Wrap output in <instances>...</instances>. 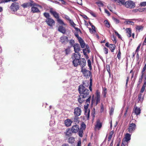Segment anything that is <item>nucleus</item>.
<instances>
[{
    "label": "nucleus",
    "instance_id": "f257e3e1",
    "mask_svg": "<svg viewBox=\"0 0 146 146\" xmlns=\"http://www.w3.org/2000/svg\"><path fill=\"white\" fill-rule=\"evenodd\" d=\"M78 91L80 95L79 96L78 100L80 104H82L85 100V98L89 97V90L82 85L79 86Z\"/></svg>",
    "mask_w": 146,
    "mask_h": 146
},
{
    "label": "nucleus",
    "instance_id": "f03ea898",
    "mask_svg": "<svg viewBox=\"0 0 146 146\" xmlns=\"http://www.w3.org/2000/svg\"><path fill=\"white\" fill-rule=\"evenodd\" d=\"M96 96L94 98V95L92 96L91 99V105H92L94 104L95 106H96L100 102V92L97 90L96 91Z\"/></svg>",
    "mask_w": 146,
    "mask_h": 146
},
{
    "label": "nucleus",
    "instance_id": "7ed1b4c3",
    "mask_svg": "<svg viewBox=\"0 0 146 146\" xmlns=\"http://www.w3.org/2000/svg\"><path fill=\"white\" fill-rule=\"evenodd\" d=\"M81 55L80 53H74L72 54L71 58L73 60L72 62L74 66L76 67L78 65V62L81 59Z\"/></svg>",
    "mask_w": 146,
    "mask_h": 146
},
{
    "label": "nucleus",
    "instance_id": "20e7f679",
    "mask_svg": "<svg viewBox=\"0 0 146 146\" xmlns=\"http://www.w3.org/2000/svg\"><path fill=\"white\" fill-rule=\"evenodd\" d=\"M20 8L19 3L14 2L12 3L9 7V9L11 11L15 12L18 10Z\"/></svg>",
    "mask_w": 146,
    "mask_h": 146
},
{
    "label": "nucleus",
    "instance_id": "39448f33",
    "mask_svg": "<svg viewBox=\"0 0 146 146\" xmlns=\"http://www.w3.org/2000/svg\"><path fill=\"white\" fill-rule=\"evenodd\" d=\"M81 72H82L84 76L86 77L90 76V78L92 77V74L91 72L86 69L81 68Z\"/></svg>",
    "mask_w": 146,
    "mask_h": 146
},
{
    "label": "nucleus",
    "instance_id": "423d86ee",
    "mask_svg": "<svg viewBox=\"0 0 146 146\" xmlns=\"http://www.w3.org/2000/svg\"><path fill=\"white\" fill-rule=\"evenodd\" d=\"M124 5L126 8L130 9L133 8L135 6V3L131 1L125 2Z\"/></svg>",
    "mask_w": 146,
    "mask_h": 146
},
{
    "label": "nucleus",
    "instance_id": "0eeeda50",
    "mask_svg": "<svg viewBox=\"0 0 146 146\" xmlns=\"http://www.w3.org/2000/svg\"><path fill=\"white\" fill-rule=\"evenodd\" d=\"M37 6L40 8L41 7V6L39 5H36L35 3L32 4L31 3L28 2L23 3L21 5V6L24 8H25L32 6Z\"/></svg>",
    "mask_w": 146,
    "mask_h": 146
},
{
    "label": "nucleus",
    "instance_id": "6e6552de",
    "mask_svg": "<svg viewBox=\"0 0 146 146\" xmlns=\"http://www.w3.org/2000/svg\"><path fill=\"white\" fill-rule=\"evenodd\" d=\"M136 125L134 123H129L128 125V130L130 133H133L136 128Z\"/></svg>",
    "mask_w": 146,
    "mask_h": 146
},
{
    "label": "nucleus",
    "instance_id": "1a4fd4ad",
    "mask_svg": "<svg viewBox=\"0 0 146 146\" xmlns=\"http://www.w3.org/2000/svg\"><path fill=\"white\" fill-rule=\"evenodd\" d=\"M60 41L64 44H66L68 42V38L64 35L61 36L60 38Z\"/></svg>",
    "mask_w": 146,
    "mask_h": 146
},
{
    "label": "nucleus",
    "instance_id": "9d476101",
    "mask_svg": "<svg viewBox=\"0 0 146 146\" xmlns=\"http://www.w3.org/2000/svg\"><path fill=\"white\" fill-rule=\"evenodd\" d=\"M78 65H79L81 67L83 68L86 65V61L85 58H81L78 62Z\"/></svg>",
    "mask_w": 146,
    "mask_h": 146
},
{
    "label": "nucleus",
    "instance_id": "9b49d317",
    "mask_svg": "<svg viewBox=\"0 0 146 146\" xmlns=\"http://www.w3.org/2000/svg\"><path fill=\"white\" fill-rule=\"evenodd\" d=\"M50 12L51 14L56 19L58 18L59 17V14L52 8H50Z\"/></svg>",
    "mask_w": 146,
    "mask_h": 146
},
{
    "label": "nucleus",
    "instance_id": "f8f14e48",
    "mask_svg": "<svg viewBox=\"0 0 146 146\" xmlns=\"http://www.w3.org/2000/svg\"><path fill=\"white\" fill-rule=\"evenodd\" d=\"M45 22L50 27H52L54 25L55 23L54 21L51 18L46 19Z\"/></svg>",
    "mask_w": 146,
    "mask_h": 146
},
{
    "label": "nucleus",
    "instance_id": "ddd939ff",
    "mask_svg": "<svg viewBox=\"0 0 146 146\" xmlns=\"http://www.w3.org/2000/svg\"><path fill=\"white\" fill-rule=\"evenodd\" d=\"M73 47H74V51L75 53H80L79 52L81 50V48L78 44H74Z\"/></svg>",
    "mask_w": 146,
    "mask_h": 146
},
{
    "label": "nucleus",
    "instance_id": "4468645a",
    "mask_svg": "<svg viewBox=\"0 0 146 146\" xmlns=\"http://www.w3.org/2000/svg\"><path fill=\"white\" fill-rule=\"evenodd\" d=\"M70 129L73 133H76L79 130V126L78 125L76 124L72 126Z\"/></svg>",
    "mask_w": 146,
    "mask_h": 146
},
{
    "label": "nucleus",
    "instance_id": "2eb2a0df",
    "mask_svg": "<svg viewBox=\"0 0 146 146\" xmlns=\"http://www.w3.org/2000/svg\"><path fill=\"white\" fill-rule=\"evenodd\" d=\"M81 112V109L79 107H77L74 109V115L79 116L80 115Z\"/></svg>",
    "mask_w": 146,
    "mask_h": 146
},
{
    "label": "nucleus",
    "instance_id": "dca6fc26",
    "mask_svg": "<svg viewBox=\"0 0 146 146\" xmlns=\"http://www.w3.org/2000/svg\"><path fill=\"white\" fill-rule=\"evenodd\" d=\"M73 121H72L71 119H67L64 121V124L65 126L67 127H69L72 124Z\"/></svg>",
    "mask_w": 146,
    "mask_h": 146
},
{
    "label": "nucleus",
    "instance_id": "f3484780",
    "mask_svg": "<svg viewBox=\"0 0 146 146\" xmlns=\"http://www.w3.org/2000/svg\"><path fill=\"white\" fill-rule=\"evenodd\" d=\"M141 110L140 108H138L137 106L134 107L133 111V112L135 114L137 115H140L141 113Z\"/></svg>",
    "mask_w": 146,
    "mask_h": 146
},
{
    "label": "nucleus",
    "instance_id": "a211bd4d",
    "mask_svg": "<svg viewBox=\"0 0 146 146\" xmlns=\"http://www.w3.org/2000/svg\"><path fill=\"white\" fill-rule=\"evenodd\" d=\"M145 72L141 71V76L140 77L137 83V87H138L141 84L143 77L144 76H145Z\"/></svg>",
    "mask_w": 146,
    "mask_h": 146
},
{
    "label": "nucleus",
    "instance_id": "6ab92c4d",
    "mask_svg": "<svg viewBox=\"0 0 146 146\" xmlns=\"http://www.w3.org/2000/svg\"><path fill=\"white\" fill-rule=\"evenodd\" d=\"M73 133L70 128H68L66 129L64 133L66 136L70 137L72 135V133Z\"/></svg>",
    "mask_w": 146,
    "mask_h": 146
},
{
    "label": "nucleus",
    "instance_id": "aec40b11",
    "mask_svg": "<svg viewBox=\"0 0 146 146\" xmlns=\"http://www.w3.org/2000/svg\"><path fill=\"white\" fill-rule=\"evenodd\" d=\"M131 135L128 133H127L125 135V137L123 139V140L127 143L130 140Z\"/></svg>",
    "mask_w": 146,
    "mask_h": 146
},
{
    "label": "nucleus",
    "instance_id": "412c9836",
    "mask_svg": "<svg viewBox=\"0 0 146 146\" xmlns=\"http://www.w3.org/2000/svg\"><path fill=\"white\" fill-rule=\"evenodd\" d=\"M144 82L143 84L140 91L141 93H143L145 90V88L146 87V74H145V76L144 77Z\"/></svg>",
    "mask_w": 146,
    "mask_h": 146
},
{
    "label": "nucleus",
    "instance_id": "4be33fe9",
    "mask_svg": "<svg viewBox=\"0 0 146 146\" xmlns=\"http://www.w3.org/2000/svg\"><path fill=\"white\" fill-rule=\"evenodd\" d=\"M58 31L63 34H64L66 32L65 28L62 26H60L58 28Z\"/></svg>",
    "mask_w": 146,
    "mask_h": 146
},
{
    "label": "nucleus",
    "instance_id": "5701e85b",
    "mask_svg": "<svg viewBox=\"0 0 146 146\" xmlns=\"http://www.w3.org/2000/svg\"><path fill=\"white\" fill-rule=\"evenodd\" d=\"M31 11V12L33 13L40 12V11L39 9L37 7L34 6L32 7Z\"/></svg>",
    "mask_w": 146,
    "mask_h": 146
},
{
    "label": "nucleus",
    "instance_id": "b1692460",
    "mask_svg": "<svg viewBox=\"0 0 146 146\" xmlns=\"http://www.w3.org/2000/svg\"><path fill=\"white\" fill-rule=\"evenodd\" d=\"M126 35L128 37H130L131 36V30L130 28H127L126 29Z\"/></svg>",
    "mask_w": 146,
    "mask_h": 146
},
{
    "label": "nucleus",
    "instance_id": "393cba45",
    "mask_svg": "<svg viewBox=\"0 0 146 146\" xmlns=\"http://www.w3.org/2000/svg\"><path fill=\"white\" fill-rule=\"evenodd\" d=\"M144 95L140 92L139 94L137 99L139 102H142L143 100Z\"/></svg>",
    "mask_w": 146,
    "mask_h": 146
},
{
    "label": "nucleus",
    "instance_id": "a878e982",
    "mask_svg": "<svg viewBox=\"0 0 146 146\" xmlns=\"http://www.w3.org/2000/svg\"><path fill=\"white\" fill-rule=\"evenodd\" d=\"M102 127V123L100 122V120H98L97 121V124L96 125V127L98 128V130H99Z\"/></svg>",
    "mask_w": 146,
    "mask_h": 146
},
{
    "label": "nucleus",
    "instance_id": "bb28decb",
    "mask_svg": "<svg viewBox=\"0 0 146 146\" xmlns=\"http://www.w3.org/2000/svg\"><path fill=\"white\" fill-rule=\"evenodd\" d=\"M78 41L79 43L80 44V45L81 46V47L82 48H84L85 44L84 43V41L83 40V39L81 38L80 39V40H79Z\"/></svg>",
    "mask_w": 146,
    "mask_h": 146
},
{
    "label": "nucleus",
    "instance_id": "cd10ccee",
    "mask_svg": "<svg viewBox=\"0 0 146 146\" xmlns=\"http://www.w3.org/2000/svg\"><path fill=\"white\" fill-rule=\"evenodd\" d=\"M115 47L116 46L114 44H110L109 48L112 52H113Z\"/></svg>",
    "mask_w": 146,
    "mask_h": 146
},
{
    "label": "nucleus",
    "instance_id": "c85d7f7f",
    "mask_svg": "<svg viewBox=\"0 0 146 146\" xmlns=\"http://www.w3.org/2000/svg\"><path fill=\"white\" fill-rule=\"evenodd\" d=\"M112 2H115L117 1V3H119V5L121 4V5H124L125 2L124 0H110Z\"/></svg>",
    "mask_w": 146,
    "mask_h": 146
},
{
    "label": "nucleus",
    "instance_id": "c756f323",
    "mask_svg": "<svg viewBox=\"0 0 146 146\" xmlns=\"http://www.w3.org/2000/svg\"><path fill=\"white\" fill-rule=\"evenodd\" d=\"M75 141L74 138L73 137H70L68 139V142L71 144L74 143Z\"/></svg>",
    "mask_w": 146,
    "mask_h": 146
},
{
    "label": "nucleus",
    "instance_id": "7c9ffc66",
    "mask_svg": "<svg viewBox=\"0 0 146 146\" xmlns=\"http://www.w3.org/2000/svg\"><path fill=\"white\" fill-rule=\"evenodd\" d=\"M78 116L74 115L73 117V121L77 123H79V118L78 117Z\"/></svg>",
    "mask_w": 146,
    "mask_h": 146
},
{
    "label": "nucleus",
    "instance_id": "2f4dec72",
    "mask_svg": "<svg viewBox=\"0 0 146 146\" xmlns=\"http://www.w3.org/2000/svg\"><path fill=\"white\" fill-rule=\"evenodd\" d=\"M114 133V132L113 131H112L110 132V133L108 137V141H110L112 137V135Z\"/></svg>",
    "mask_w": 146,
    "mask_h": 146
},
{
    "label": "nucleus",
    "instance_id": "473e14b6",
    "mask_svg": "<svg viewBox=\"0 0 146 146\" xmlns=\"http://www.w3.org/2000/svg\"><path fill=\"white\" fill-rule=\"evenodd\" d=\"M86 127V125L84 122H82L81 124L80 129H82L85 130Z\"/></svg>",
    "mask_w": 146,
    "mask_h": 146
},
{
    "label": "nucleus",
    "instance_id": "72a5a7b5",
    "mask_svg": "<svg viewBox=\"0 0 146 146\" xmlns=\"http://www.w3.org/2000/svg\"><path fill=\"white\" fill-rule=\"evenodd\" d=\"M78 132V134L79 136L80 137H82L83 134V130L79 129V130Z\"/></svg>",
    "mask_w": 146,
    "mask_h": 146
},
{
    "label": "nucleus",
    "instance_id": "f704fd0d",
    "mask_svg": "<svg viewBox=\"0 0 146 146\" xmlns=\"http://www.w3.org/2000/svg\"><path fill=\"white\" fill-rule=\"evenodd\" d=\"M90 110L88 111V112H84V114L85 116L86 117L87 120H89L90 119Z\"/></svg>",
    "mask_w": 146,
    "mask_h": 146
},
{
    "label": "nucleus",
    "instance_id": "c9c22d12",
    "mask_svg": "<svg viewBox=\"0 0 146 146\" xmlns=\"http://www.w3.org/2000/svg\"><path fill=\"white\" fill-rule=\"evenodd\" d=\"M57 21L60 24H62V25H65V24L64 23L63 21L61 19H59V18H57Z\"/></svg>",
    "mask_w": 146,
    "mask_h": 146
},
{
    "label": "nucleus",
    "instance_id": "e433bc0d",
    "mask_svg": "<svg viewBox=\"0 0 146 146\" xmlns=\"http://www.w3.org/2000/svg\"><path fill=\"white\" fill-rule=\"evenodd\" d=\"M91 100V96H89L88 98L86 100V104L88 106H89L90 103V101Z\"/></svg>",
    "mask_w": 146,
    "mask_h": 146
},
{
    "label": "nucleus",
    "instance_id": "4c0bfd02",
    "mask_svg": "<svg viewBox=\"0 0 146 146\" xmlns=\"http://www.w3.org/2000/svg\"><path fill=\"white\" fill-rule=\"evenodd\" d=\"M96 115L95 113V108H93V109L91 113V115L93 117V119H94Z\"/></svg>",
    "mask_w": 146,
    "mask_h": 146
},
{
    "label": "nucleus",
    "instance_id": "58836bf2",
    "mask_svg": "<svg viewBox=\"0 0 146 146\" xmlns=\"http://www.w3.org/2000/svg\"><path fill=\"white\" fill-rule=\"evenodd\" d=\"M43 15L47 19L50 18H49L50 15L48 13L45 12L44 13Z\"/></svg>",
    "mask_w": 146,
    "mask_h": 146
},
{
    "label": "nucleus",
    "instance_id": "ea45409f",
    "mask_svg": "<svg viewBox=\"0 0 146 146\" xmlns=\"http://www.w3.org/2000/svg\"><path fill=\"white\" fill-rule=\"evenodd\" d=\"M104 23L105 26L108 28L110 27V24L107 20H105L104 21Z\"/></svg>",
    "mask_w": 146,
    "mask_h": 146
},
{
    "label": "nucleus",
    "instance_id": "a19ab883",
    "mask_svg": "<svg viewBox=\"0 0 146 146\" xmlns=\"http://www.w3.org/2000/svg\"><path fill=\"white\" fill-rule=\"evenodd\" d=\"M88 66L89 67V69L90 70L92 69V67L91 65V62L90 59H88Z\"/></svg>",
    "mask_w": 146,
    "mask_h": 146
},
{
    "label": "nucleus",
    "instance_id": "79ce46f5",
    "mask_svg": "<svg viewBox=\"0 0 146 146\" xmlns=\"http://www.w3.org/2000/svg\"><path fill=\"white\" fill-rule=\"evenodd\" d=\"M96 4L99 7H103L104 6L103 3L101 1H98L96 3Z\"/></svg>",
    "mask_w": 146,
    "mask_h": 146
},
{
    "label": "nucleus",
    "instance_id": "37998d69",
    "mask_svg": "<svg viewBox=\"0 0 146 146\" xmlns=\"http://www.w3.org/2000/svg\"><path fill=\"white\" fill-rule=\"evenodd\" d=\"M121 53L120 50V48H119V49L118 54H117V57L119 60L121 59Z\"/></svg>",
    "mask_w": 146,
    "mask_h": 146
},
{
    "label": "nucleus",
    "instance_id": "c03bdc74",
    "mask_svg": "<svg viewBox=\"0 0 146 146\" xmlns=\"http://www.w3.org/2000/svg\"><path fill=\"white\" fill-rule=\"evenodd\" d=\"M103 91L104 92V97H106V94L107 92V88L105 87L103 90Z\"/></svg>",
    "mask_w": 146,
    "mask_h": 146
},
{
    "label": "nucleus",
    "instance_id": "a18cd8bd",
    "mask_svg": "<svg viewBox=\"0 0 146 146\" xmlns=\"http://www.w3.org/2000/svg\"><path fill=\"white\" fill-rule=\"evenodd\" d=\"M136 29L140 31L141 30H142L143 29V27L141 25L137 26L136 27Z\"/></svg>",
    "mask_w": 146,
    "mask_h": 146
},
{
    "label": "nucleus",
    "instance_id": "49530a36",
    "mask_svg": "<svg viewBox=\"0 0 146 146\" xmlns=\"http://www.w3.org/2000/svg\"><path fill=\"white\" fill-rule=\"evenodd\" d=\"M114 111V108L113 107H111V109L109 111V113L110 115H113Z\"/></svg>",
    "mask_w": 146,
    "mask_h": 146
},
{
    "label": "nucleus",
    "instance_id": "de8ad7c7",
    "mask_svg": "<svg viewBox=\"0 0 146 146\" xmlns=\"http://www.w3.org/2000/svg\"><path fill=\"white\" fill-rule=\"evenodd\" d=\"M74 40L73 39L70 40H69V43L72 46H73L74 45Z\"/></svg>",
    "mask_w": 146,
    "mask_h": 146
},
{
    "label": "nucleus",
    "instance_id": "09e8293b",
    "mask_svg": "<svg viewBox=\"0 0 146 146\" xmlns=\"http://www.w3.org/2000/svg\"><path fill=\"white\" fill-rule=\"evenodd\" d=\"M11 1V0H0V4L3 3H7Z\"/></svg>",
    "mask_w": 146,
    "mask_h": 146
},
{
    "label": "nucleus",
    "instance_id": "8fccbe9b",
    "mask_svg": "<svg viewBox=\"0 0 146 146\" xmlns=\"http://www.w3.org/2000/svg\"><path fill=\"white\" fill-rule=\"evenodd\" d=\"M88 106L87 105L86 106H84V112H87L88 111L90 110L89 109H88Z\"/></svg>",
    "mask_w": 146,
    "mask_h": 146
},
{
    "label": "nucleus",
    "instance_id": "3c124183",
    "mask_svg": "<svg viewBox=\"0 0 146 146\" xmlns=\"http://www.w3.org/2000/svg\"><path fill=\"white\" fill-rule=\"evenodd\" d=\"M70 48L69 47H68V48L65 50L66 54H69L70 53Z\"/></svg>",
    "mask_w": 146,
    "mask_h": 146
},
{
    "label": "nucleus",
    "instance_id": "603ef678",
    "mask_svg": "<svg viewBox=\"0 0 146 146\" xmlns=\"http://www.w3.org/2000/svg\"><path fill=\"white\" fill-rule=\"evenodd\" d=\"M106 68L107 71L110 74V67L109 65H107L106 66Z\"/></svg>",
    "mask_w": 146,
    "mask_h": 146
},
{
    "label": "nucleus",
    "instance_id": "864d4df0",
    "mask_svg": "<svg viewBox=\"0 0 146 146\" xmlns=\"http://www.w3.org/2000/svg\"><path fill=\"white\" fill-rule=\"evenodd\" d=\"M75 35L77 38L78 40H80V39L82 38L81 37H80L79 36L78 34V33H75Z\"/></svg>",
    "mask_w": 146,
    "mask_h": 146
},
{
    "label": "nucleus",
    "instance_id": "5fc2aeb1",
    "mask_svg": "<svg viewBox=\"0 0 146 146\" xmlns=\"http://www.w3.org/2000/svg\"><path fill=\"white\" fill-rule=\"evenodd\" d=\"M129 80V74L127 76V79H126V86H127V85L128 84V81Z\"/></svg>",
    "mask_w": 146,
    "mask_h": 146
},
{
    "label": "nucleus",
    "instance_id": "6e6d98bb",
    "mask_svg": "<svg viewBox=\"0 0 146 146\" xmlns=\"http://www.w3.org/2000/svg\"><path fill=\"white\" fill-rule=\"evenodd\" d=\"M83 52L85 56H87V57H88V55H87L86 53H87V50H86L85 48L83 50Z\"/></svg>",
    "mask_w": 146,
    "mask_h": 146
},
{
    "label": "nucleus",
    "instance_id": "4d7b16f0",
    "mask_svg": "<svg viewBox=\"0 0 146 146\" xmlns=\"http://www.w3.org/2000/svg\"><path fill=\"white\" fill-rule=\"evenodd\" d=\"M140 5L141 6H146V2H143L140 3Z\"/></svg>",
    "mask_w": 146,
    "mask_h": 146
},
{
    "label": "nucleus",
    "instance_id": "13d9d810",
    "mask_svg": "<svg viewBox=\"0 0 146 146\" xmlns=\"http://www.w3.org/2000/svg\"><path fill=\"white\" fill-rule=\"evenodd\" d=\"M114 32H115V35L117 36H118V37L119 38H121V36L115 30H114Z\"/></svg>",
    "mask_w": 146,
    "mask_h": 146
},
{
    "label": "nucleus",
    "instance_id": "bf43d9fd",
    "mask_svg": "<svg viewBox=\"0 0 146 146\" xmlns=\"http://www.w3.org/2000/svg\"><path fill=\"white\" fill-rule=\"evenodd\" d=\"M104 110V106L102 104H101V106H100V112H102Z\"/></svg>",
    "mask_w": 146,
    "mask_h": 146
},
{
    "label": "nucleus",
    "instance_id": "052dcab7",
    "mask_svg": "<svg viewBox=\"0 0 146 146\" xmlns=\"http://www.w3.org/2000/svg\"><path fill=\"white\" fill-rule=\"evenodd\" d=\"M113 19L114 21L116 23H118L119 22V20L113 17Z\"/></svg>",
    "mask_w": 146,
    "mask_h": 146
},
{
    "label": "nucleus",
    "instance_id": "680f3d73",
    "mask_svg": "<svg viewBox=\"0 0 146 146\" xmlns=\"http://www.w3.org/2000/svg\"><path fill=\"white\" fill-rule=\"evenodd\" d=\"M104 52L105 54H107L108 52V49L107 48L105 47L104 49Z\"/></svg>",
    "mask_w": 146,
    "mask_h": 146
},
{
    "label": "nucleus",
    "instance_id": "e2e57ef3",
    "mask_svg": "<svg viewBox=\"0 0 146 146\" xmlns=\"http://www.w3.org/2000/svg\"><path fill=\"white\" fill-rule=\"evenodd\" d=\"M141 44H139V45H138V47H137L135 52H138V51H139V49L140 48V46H141Z\"/></svg>",
    "mask_w": 146,
    "mask_h": 146
},
{
    "label": "nucleus",
    "instance_id": "0e129e2a",
    "mask_svg": "<svg viewBox=\"0 0 146 146\" xmlns=\"http://www.w3.org/2000/svg\"><path fill=\"white\" fill-rule=\"evenodd\" d=\"M90 13L91 14V15L93 16L94 17H96V15L95 14V13H94L92 11H91L90 12Z\"/></svg>",
    "mask_w": 146,
    "mask_h": 146
},
{
    "label": "nucleus",
    "instance_id": "69168bd1",
    "mask_svg": "<svg viewBox=\"0 0 146 146\" xmlns=\"http://www.w3.org/2000/svg\"><path fill=\"white\" fill-rule=\"evenodd\" d=\"M127 144V143L122 141V143L121 145V146H125Z\"/></svg>",
    "mask_w": 146,
    "mask_h": 146
},
{
    "label": "nucleus",
    "instance_id": "338daca9",
    "mask_svg": "<svg viewBox=\"0 0 146 146\" xmlns=\"http://www.w3.org/2000/svg\"><path fill=\"white\" fill-rule=\"evenodd\" d=\"M78 4L82 5V0H77Z\"/></svg>",
    "mask_w": 146,
    "mask_h": 146
},
{
    "label": "nucleus",
    "instance_id": "774afa93",
    "mask_svg": "<svg viewBox=\"0 0 146 146\" xmlns=\"http://www.w3.org/2000/svg\"><path fill=\"white\" fill-rule=\"evenodd\" d=\"M146 70V63H145V65L144 66L141 71L145 72V71Z\"/></svg>",
    "mask_w": 146,
    "mask_h": 146
}]
</instances>
